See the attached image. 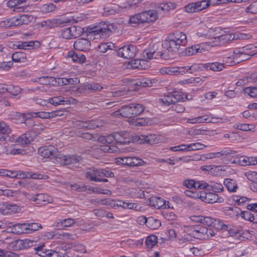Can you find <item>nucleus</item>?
Returning <instances> with one entry per match:
<instances>
[{"label":"nucleus","mask_w":257,"mask_h":257,"mask_svg":"<svg viewBox=\"0 0 257 257\" xmlns=\"http://www.w3.org/2000/svg\"><path fill=\"white\" fill-rule=\"evenodd\" d=\"M75 50L80 51H87L90 49L91 44L87 39H78L73 45Z\"/></svg>","instance_id":"2eb2a0df"},{"label":"nucleus","mask_w":257,"mask_h":257,"mask_svg":"<svg viewBox=\"0 0 257 257\" xmlns=\"http://www.w3.org/2000/svg\"><path fill=\"white\" fill-rule=\"evenodd\" d=\"M104 10V15L106 16L114 15L118 12L116 6L107 7Z\"/></svg>","instance_id":"e2e57ef3"},{"label":"nucleus","mask_w":257,"mask_h":257,"mask_svg":"<svg viewBox=\"0 0 257 257\" xmlns=\"http://www.w3.org/2000/svg\"><path fill=\"white\" fill-rule=\"evenodd\" d=\"M205 51L204 47V44H197L186 48L185 49V54L188 56H191L197 53H202Z\"/></svg>","instance_id":"412c9836"},{"label":"nucleus","mask_w":257,"mask_h":257,"mask_svg":"<svg viewBox=\"0 0 257 257\" xmlns=\"http://www.w3.org/2000/svg\"><path fill=\"white\" fill-rule=\"evenodd\" d=\"M69 28L72 39L80 37L84 32V28L80 26H72Z\"/></svg>","instance_id":"a19ab883"},{"label":"nucleus","mask_w":257,"mask_h":257,"mask_svg":"<svg viewBox=\"0 0 257 257\" xmlns=\"http://www.w3.org/2000/svg\"><path fill=\"white\" fill-rule=\"evenodd\" d=\"M141 18L143 23H150L158 19V13L156 10H151L141 13Z\"/></svg>","instance_id":"dca6fc26"},{"label":"nucleus","mask_w":257,"mask_h":257,"mask_svg":"<svg viewBox=\"0 0 257 257\" xmlns=\"http://www.w3.org/2000/svg\"><path fill=\"white\" fill-rule=\"evenodd\" d=\"M13 66V61H3L0 62V71H8Z\"/></svg>","instance_id":"338daca9"},{"label":"nucleus","mask_w":257,"mask_h":257,"mask_svg":"<svg viewBox=\"0 0 257 257\" xmlns=\"http://www.w3.org/2000/svg\"><path fill=\"white\" fill-rule=\"evenodd\" d=\"M13 61L15 62H24L27 59L26 53L23 52H16L12 56Z\"/></svg>","instance_id":"a18cd8bd"},{"label":"nucleus","mask_w":257,"mask_h":257,"mask_svg":"<svg viewBox=\"0 0 257 257\" xmlns=\"http://www.w3.org/2000/svg\"><path fill=\"white\" fill-rule=\"evenodd\" d=\"M57 20L55 19L47 20L41 22V26L47 29H51L57 26Z\"/></svg>","instance_id":"052dcab7"},{"label":"nucleus","mask_w":257,"mask_h":257,"mask_svg":"<svg viewBox=\"0 0 257 257\" xmlns=\"http://www.w3.org/2000/svg\"><path fill=\"white\" fill-rule=\"evenodd\" d=\"M34 140V136L31 134V132H27L22 135L17 139V142L21 145H25L29 144Z\"/></svg>","instance_id":"bb28decb"},{"label":"nucleus","mask_w":257,"mask_h":257,"mask_svg":"<svg viewBox=\"0 0 257 257\" xmlns=\"http://www.w3.org/2000/svg\"><path fill=\"white\" fill-rule=\"evenodd\" d=\"M212 226L218 230L223 229L227 230L228 229V226L225 224L222 221L218 219H214Z\"/></svg>","instance_id":"3c124183"},{"label":"nucleus","mask_w":257,"mask_h":257,"mask_svg":"<svg viewBox=\"0 0 257 257\" xmlns=\"http://www.w3.org/2000/svg\"><path fill=\"white\" fill-rule=\"evenodd\" d=\"M160 72L163 75H178V68L176 67H164L160 69Z\"/></svg>","instance_id":"37998d69"},{"label":"nucleus","mask_w":257,"mask_h":257,"mask_svg":"<svg viewBox=\"0 0 257 257\" xmlns=\"http://www.w3.org/2000/svg\"><path fill=\"white\" fill-rule=\"evenodd\" d=\"M245 12L252 14H257V1L252 2L248 7L246 8Z\"/></svg>","instance_id":"774afa93"},{"label":"nucleus","mask_w":257,"mask_h":257,"mask_svg":"<svg viewBox=\"0 0 257 257\" xmlns=\"http://www.w3.org/2000/svg\"><path fill=\"white\" fill-rule=\"evenodd\" d=\"M86 178L90 181H93V179L101 178L102 177H114L113 172L104 169H88L85 173Z\"/></svg>","instance_id":"423d86ee"},{"label":"nucleus","mask_w":257,"mask_h":257,"mask_svg":"<svg viewBox=\"0 0 257 257\" xmlns=\"http://www.w3.org/2000/svg\"><path fill=\"white\" fill-rule=\"evenodd\" d=\"M240 216L244 219L249 221L250 222H254L255 218V214L251 213L249 211H241L240 213Z\"/></svg>","instance_id":"864d4df0"},{"label":"nucleus","mask_w":257,"mask_h":257,"mask_svg":"<svg viewBox=\"0 0 257 257\" xmlns=\"http://www.w3.org/2000/svg\"><path fill=\"white\" fill-rule=\"evenodd\" d=\"M75 223V221L73 218H67L64 219H60L56 222V226L58 227H68L71 226Z\"/></svg>","instance_id":"4c0bfd02"},{"label":"nucleus","mask_w":257,"mask_h":257,"mask_svg":"<svg viewBox=\"0 0 257 257\" xmlns=\"http://www.w3.org/2000/svg\"><path fill=\"white\" fill-rule=\"evenodd\" d=\"M67 101V100H66L65 98L61 96L51 97L48 100V104H52L54 106L64 104V102Z\"/></svg>","instance_id":"c03bdc74"},{"label":"nucleus","mask_w":257,"mask_h":257,"mask_svg":"<svg viewBox=\"0 0 257 257\" xmlns=\"http://www.w3.org/2000/svg\"><path fill=\"white\" fill-rule=\"evenodd\" d=\"M118 165L127 166L131 167L143 166L145 162L141 158L136 157H124L116 159Z\"/></svg>","instance_id":"6e6552de"},{"label":"nucleus","mask_w":257,"mask_h":257,"mask_svg":"<svg viewBox=\"0 0 257 257\" xmlns=\"http://www.w3.org/2000/svg\"><path fill=\"white\" fill-rule=\"evenodd\" d=\"M232 163L241 166L255 165H257V157H248L245 156H237L234 159Z\"/></svg>","instance_id":"ddd939ff"},{"label":"nucleus","mask_w":257,"mask_h":257,"mask_svg":"<svg viewBox=\"0 0 257 257\" xmlns=\"http://www.w3.org/2000/svg\"><path fill=\"white\" fill-rule=\"evenodd\" d=\"M177 68H178V75H182L185 73H192L193 71H194L199 68V67L197 64H194L191 66L178 67Z\"/></svg>","instance_id":"c9c22d12"},{"label":"nucleus","mask_w":257,"mask_h":257,"mask_svg":"<svg viewBox=\"0 0 257 257\" xmlns=\"http://www.w3.org/2000/svg\"><path fill=\"white\" fill-rule=\"evenodd\" d=\"M97 140L102 144L109 145L114 142V138L113 135L111 134L106 136H99Z\"/></svg>","instance_id":"09e8293b"},{"label":"nucleus","mask_w":257,"mask_h":257,"mask_svg":"<svg viewBox=\"0 0 257 257\" xmlns=\"http://www.w3.org/2000/svg\"><path fill=\"white\" fill-rule=\"evenodd\" d=\"M114 30V25L107 22L101 23L98 26L93 28H86L87 37L90 39L95 36L93 39L98 38H105L109 36Z\"/></svg>","instance_id":"7ed1b4c3"},{"label":"nucleus","mask_w":257,"mask_h":257,"mask_svg":"<svg viewBox=\"0 0 257 257\" xmlns=\"http://www.w3.org/2000/svg\"><path fill=\"white\" fill-rule=\"evenodd\" d=\"M8 226L11 229V231L15 234H21V230L20 227V223L13 224L12 223L9 222Z\"/></svg>","instance_id":"680f3d73"},{"label":"nucleus","mask_w":257,"mask_h":257,"mask_svg":"<svg viewBox=\"0 0 257 257\" xmlns=\"http://www.w3.org/2000/svg\"><path fill=\"white\" fill-rule=\"evenodd\" d=\"M38 152L40 155L45 158H50L51 159H55L56 160V158L60 154H58L57 149L54 146L49 145L40 147Z\"/></svg>","instance_id":"9b49d317"},{"label":"nucleus","mask_w":257,"mask_h":257,"mask_svg":"<svg viewBox=\"0 0 257 257\" xmlns=\"http://www.w3.org/2000/svg\"><path fill=\"white\" fill-rule=\"evenodd\" d=\"M137 52V48L136 46L133 45H128L124 46L117 50V54L119 56L125 59L134 58Z\"/></svg>","instance_id":"9d476101"},{"label":"nucleus","mask_w":257,"mask_h":257,"mask_svg":"<svg viewBox=\"0 0 257 257\" xmlns=\"http://www.w3.org/2000/svg\"><path fill=\"white\" fill-rule=\"evenodd\" d=\"M36 253L41 257H48L49 253L51 252V249H48L45 248V245L43 244L37 247L34 248Z\"/></svg>","instance_id":"58836bf2"},{"label":"nucleus","mask_w":257,"mask_h":257,"mask_svg":"<svg viewBox=\"0 0 257 257\" xmlns=\"http://www.w3.org/2000/svg\"><path fill=\"white\" fill-rule=\"evenodd\" d=\"M102 204L110 205L111 206L121 207L124 209H129L130 202H125L121 200H102Z\"/></svg>","instance_id":"393cba45"},{"label":"nucleus","mask_w":257,"mask_h":257,"mask_svg":"<svg viewBox=\"0 0 257 257\" xmlns=\"http://www.w3.org/2000/svg\"><path fill=\"white\" fill-rule=\"evenodd\" d=\"M132 67L134 68L147 69L150 67V64L146 59L142 58L141 60H135Z\"/></svg>","instance_id":"473e14b6"},{"label":"nucleus","mask_w":257,"mask_h":257,"mask_svg":"<svg viewBox=\"0 0 257 257\" xmlns=\"http://www.w3.org/2000/svg\"><path fill=\"white\" fill-rule=\"evenodd\" d=\"M253 47V46L250 45L247 46L246 47H243L242 48L235 49L233 51V56H240L241 55H244L245 54H247L248 51L251 50Z\"/></svg>","instance_id":"6e6d98bb"},{"label":"nucleus","mask_w":257,"mask_h":257,"mask_svg":"<svg viewBox=\"0 0 257 257\" xmlns=\"http://www.w3.org/2000/svg\"><path fill=\"white\" fill-rule=\"evenodd\" d=\"M34 44L35 42L33 41L29 42H19L16 46L19 49L27 50L29 49V47H33Z\"/></svg>","instance_id":"4d7b16f0"},{"label":"nucleus","mask_w":257,"mask_h":257,"mask_svg":"<svg viewBox=\"0 0 257 257\" xmlns=\"http://www.w3.org/2000/svg\"><path fill=\"white\" fill-rule=\"evenodd\" d=\"M155 53V50L154 48L149 47L144 49L142 53V57L145 59L150 60L153 58Z\"/></svg>","instance_id":"8fccbe9b"},{"label":"nucleus","mask_w":257,"mask_h":257,"mask_svg":"<svg viewBox=\"0 0 257 257\" xmlns=\"http://www.w3.org/2000/svg\"><path fill=\"white\" fill-rule=\"evenodd\" d=\"M224 67V64L219 62L209 63L204 65V68L206 70H211L213 71H221Z\"/></svg>","instance_id":"c756f323"},{"label":"nucleus","mask_w":257,"mask_h":257,"mask_svg":"<svg viewBox=\"0 0 257 257\" xmlns=\"http://www.w3.org/2000/svg\"><path fill=\"white\" fill-rule=\"evenodd\" d=\"M157 237L155 235H150L146 239V245L148 248H152L157 243Z\"/></svg>","instance_id":"de8ad7c7"},{"label":"nucleus","mask_w":257,"mask_h":257,"mask_svg":"<svg viewBox=\"0 0 257 257\" xmlns=\"http://www.w3.org/2000/svg\"><path fill=\"white\" fill-rule=\"evenodd\" d=\"M21 25H28L29 23L33 21L34 18L32 15H22L20 16Z\"/></svg>","instance_id":"0e129e2a"},{"label":"nucleus","mask_w":257,"mask_h":257,"mask_svg":"<svg viewBox=\"0 0 257 257\" xmlns=\"http://www.w3.org/2000/svg\"><path fill=\"white\" fill-rule=\"evenodd\" d=\"M7 91L13 95H17L21 92V88L18 86L10 85L7 86Z\"/></svg>","instance_id":"bf43d9fd"},{"label":"nucleus","mask_w":257,"mask_h":257,"mask_svg":"<svg viewBox=\"0 0 257 257\" xmlns=\"http://www.w3.org/2000/svg\"><path fill=\"white\" fill-rule=\"evenodd\" d=\"M81 159L80 156L59 154L56 158V161L62 165H69L77 163Z\"/></svg>","instance_id":"4468645a"},{"label":"nucleus","mask_w":257,"mask_h":257,"mask_svg":"<svg viewBox=\"0 0 257 257\" xmlns=\"http://www.w3.org/2000/svg\"><path fill=\"white\" fill-rule=\"evenodd\" d=\"M34 240L30 239H18L11 243L12 246H16L15 249L21 250L29 248L33 245Z\"/></svg>","instance_id":"f3484780"},{"label":"nucleus","mask_w":257,"mask_h":257,"mask_svg":"<svg viewBox=\"0 0 257 257\" xmlns=\"http://www.w3.org/2000/svg\"><path fill=\"white\" fill-rule=\"evenodd\" d=\"M161 222L159 220L153 216L148 217L147 226L151 229H156L161 226Z\"/></svg>","instance_id":"e433bc0d"},{"label":"nucleus","mask_w":257,"mask_h":257,"mask_svg":"<svg viewBox=\"0 0 257 257\" xmlns=\"http://www.w3.org/2000/svg\"><path fill=\"white\" fill-rule=\"evenodd\" d=\"M101 150L104 153H114L119 152V149L115 145H106L101 148Z\"/></svg>","instance_id":"5fc2aeb1"},{"label":"nucleus","mask_w":257,"mask_h":257,"mask_svg":"<svg viewBox=\"0 0 257 257\" xmlns=\"http://www.w3.org/2000/svg\"><path fill=\"white\" fill-rule=\"evenodd\" d=\"M224 212L226 215L229 216L231 218H236L239 215L241 209L236 207H226L224 210Z\"/></svg>","instance_id":"7c9ffc66"},{"label":"nucleus","mask_w":257,"mask_h":257,"mask_svg":"<svg viewBox=\"0 0 257 257\" xmlns=\"http://www.w3.org/2000/svg\"><path fill=\"white\" fill-rule=\"evenodd\" d=\"M74 124L79 128L93 129L99 126V124L95 120H91L87 121L76 120Z\"/></svg>","instance_id":"6ab92c4d"},{"label":"nucleus","mask_w":257,"mask_h":257,"mask_svg":"<svg viewBox=\"0 0 257 257\" xmlns=\"http://www.w3.org/2000/svg\"><path fill=\"white\" fill-rule=\"evenodd\" d=\"M102 87L98 84H89L87 85H81L77 88V91L81 93L85 90L96 91L99 90Z\"/></svg>","instance_id":"c85d7f7f"},{"label":"nucleus","mask_w":257,"mask_h":257,"mask_svg":"<svg viewBox=\"0 0 257 257\" xmlns=\"http://www.w3.org/2000/svg\"><path fill=\"white\" fill-rule=\"evenodd\" d=\"M246 0H209L206 1L203 0L195 3H191L186 6L184 8L185 11L187 13H197L200 12L208 7L210 5H219L222 3L232 2L241 3L245 2Z\"/></svg>","instance_id":"f03ea898"},{"label":"nucleus","mask_w":257,"mask_h":257,"mask_svg":"<svg viewBox=\"0 0 257 257\" xmlns=\"http://www.w3.org/2000/svg\"><path fill=\"white\" fill-rule=\"evenodd\" d=\"M235 128L242 131H248L253 130L254 126L251 124L238 123L235 124Z\"/></svg>","instance_id":"13d9d810"},{"label":"nucleus","mask_w":257,"mask_h":257,"mask_svg":"<svg viewBox=\"0 0 257 257\" xmlns=\"http://www.w3.org/2000/svg\"><path fill=\"white\" fill-rule=\"evenodd\" d=\"M113 135L114 138V142L117 144L119 143L120 144H125L127 142H129L128 141H126L124 140L123 133L116 132L113 133Z\"/></svg>","instance_id":"603ef678"},{"label":"nucleus","mask_w":257,"mask_h":257,"mask_svg":"<svg viewBox=\"0 0 257 257\" xmlns=\"http://www.w3.org/2000/svg\"><path fill=\"white\" fill-rule=\"evenodd\" d=\"M187 43L186 34L178 31L169 34L162 45L168 51L176 52L181 46H185Z\"/></svg>","instance_id":"f257e3e1"},{"label":"nucleus","mask_w":257,"mask_h":257,"mask_svg":"<svg viewBox=\"0 0 257 257\" xmlns=\"http://www.w3.org/2000/svg\"><path fill=\"white\" fill-rule=\"evenodd\" d=\"M223 184L230 192H236L238 188L236 181L230 178L225 179L223 181Z\"/></svg>","instance_id":"cd10ccee"},{"label":"nucleus","mask_w":257,"mask_h":257,"mask_svg":"<svg viewBox=\"0 0 257 257\" xmlns=\"http://www.w3.org/2000/svg\"><path fill=\"white\" fill-rule=\"evenodd\" d=\"M66 57L68 59H71L74 62L80 64L84 63L86 60L84 55L77 53L73 51H69L67 53Z\"/></svg>","instance_id":"5701e85b"},{"label":"nucleus","mask_w":257,"mask_h":257,"mask_svg":"<svg viewBox=\"0 0 257 257\" xmlns=\"http://www.w3.org/2000/svg\"><path fill=\"white\" fill-rule=\"evenodd\" d=\"M185 98L182 94L176 91L168 92V94H165L164 97L159 98V101L164 106H169L180 101H184Z\"/></svg>","instance_id":"0eeeda50"},{"label":"nucleus","mask_w":257,"mask_h":257,"mask_svg":"<svg viewBox=\"0 0 257 257\" xmlns=\"http://www.w3.org/2000/svg\"><path fill=\"white\" fill-rule=\"evenodd\" d=\"M183 185L189 189L195 188V189H201L202 188V181H196L195 182L193 180H185L184 181Z\"/></svg>","instance_id":"72a5a7b5"},{"label":"nucleus","mask_w":257,"mask_h":257,"mask_svg":"<svg viewBox=\"0 0 257 257\" xmlns=\"http://www.w3.org/2000/svg\"><path fill=\"white\" fill-rule=\"evenodd\" d=\"M55 8L56 7L54 4L49 3L43 5L41 7V10L43 13H48L53 11Z\"/></svg>","instance_id":"69168bd1"},{"label":"nucleus","mask_w":257,"mask_h":257,"mask_svg":"<svg viewBox=\"0 0 257 257\" xmlns=\"http://www.w3.org/2000/svg\"><path fill=\"white\" fill-rule=\"evenodd\" d=\"M165 201L160 197H152L149 199V205L156 208H160L163 207Z\"/></svg>","instance_id":"2f4dec72"},{"label":"nucleus","mask_w":257,"mask_h":257,"mask_svg":"<svg viewBox=\"0 0 257 257\" xmlns=\"http://www.w3.org/2000/svg\"><path fill=\"white\" fill-rule=\"evenodd\" d=\"M140 143H147L150 144H157L159 142L160 137L155 134L141 135L139 137Z\"/></svg>","instance_id":"4be33fe9"},{"label":"nucleus","mask_w":257,"mask_h":257,"mask_svg":"<svg viewBox=\"0 0 257 257\" xmlns=\"http://www.w3.org/2000/svg\"><path fill=\"white\" fill-rule=\"evenodd\" d=\"M200 199L206 203H214L215 202L222 203L224 201V198L219 196L217 194L212 192H202L200 193Z\"/></svg>","instance_id":"f8f14e48"},{"label":"nucleus","mask_w":257,"mask_h":257,"mask_svg":"<svg viewBox=\"0 0 257 257\" xmlns=\"http://www.w3.org/2000/svg\"><path fill=\"white\" fill-rule=\"evenodd\" d=\"M202 189H206L207 190H211L214 192H220L223 190V187L220 183L211 182L207 183L204 181H202Z\"/></svg>","instance_id":"a211bd4d"},{"label":"nucleus","mask_w":257,"mask_h":257,"mask_svg":"<svg viewBox=\"0 0 257 257\" xmlns=\"http://www.w3.org/2000/svg\"><path fill=\"white\" fill-rule=\"evenodd\" d=\"M194 238L200 240H207L214 236L215 232L210 228L197 225L196 232L192 234Z\"/></svg>","instance_id":"1a4fd4ad"},{"label":"nucleus","mask_w":257,"mask_h":257,"mask_svg":"<svg viewBox=\"0 0 257 257\" xmlns=\"http://www.w3.org/2000/svg\"><path fill=\"white\" fill-rule=\"evenodd\" d=\"M235 151L228 150H222L219 152L209 153L207 155V159H212L215 158H219L222 156H226L228 155H233L235 153Z\"/></svg>","instance_id":"f704fd0d"},{"label":"nucleus","mask_w":257,"mask_h":257,"mask_svg":"<svg viewBox=\"0 0 257 257\" xmlns=\"http://www.w3.org/2000/svg\"><path fill=\"white\" fill-rule=\"evenodd\" d=\"M232 200L235 205L241 206L248 204V202L250 201V199L244 196H233Z\"/></svg>","instance_id":"ea45409f"},{"label":"nucleus","mask_w":257,"mask_h":257,"mask_svg":"<svg viewBox=\"0 0 257 257\" xmlns=\"http://www.w3.org/2000/svg\"><path fill=\"white\" fill-rule=\"evenodd\" d=\"M19 209V207L14 204H0V212L2 214H5L11 212H17Z\"/></svg>","instance_id":"b1692460"},{"label":"nucleus","mask_w":257,"mask_h":257,"mask_svg":"<svg viewBox=\"0 0 257 257\" xmlns=\"http://www.w3.org/2000/svg\"><path fill=\"white\" fill-rule=\"evenodd\" d=\"M24 176L26 178L33 179L46 180L48 178V176L47 175L38 173L27 172L25 173V175H24Z\"/></svg>","instance_id":"49530a36"},{"label":"nucleus","mask_w":257,"mask_h":257,"mask_svg":"<svg viewBox=\"0 0 257 257\" xmlns=\"http://www.w3.org/2000/svg\"><path fill=\"white\" fill-rule=\"evenodd\" d=\"M116 47L114 44L111 42H107L105 43H101L98 46V51L101 53H105L108 50H115Z\"/></svg>","instance_id":"79ce46f5"},{"label":"nucleus","mask_w":257,"mask_h":257,"mask_svg":"<svg viewBox=\"0 0 257 257\" xmlns=\"http://www.w3.org/2000/svg\"><path fill=\"white\" fill-rule=\"evenodd\" d=\"M36 198L34 202L36 204L39 205H45L47 203H52L53 201L52 198L46 194H35Z\"/></svg>","instance_id":"aec40b11"},{"label":"nucleus","mask_w":257,"mask_h":257,"mask_svg":"<svg viewBox=\"0 0 257 257\" xmlns=\"http://www.w3.org/2000/svg\"><path fill=\"white\" fill-rule=\"evenodd\" d=\"M145 107L140 103H131L123 105L119 110L113 112L114 115L131 118L141 114L144 110Z\"/></svg>","instance_id":"20e7f679"},{"label":"nucleus","mask_w":257,"mask_h":257,"mask_svg":"<svg viewBox=\"0 0 257 257\" xmlns=\"http://www.w3.org/2000/svg\"><path fill=\"white\" fill-rule=\"evenodd\" d=\"M217 31H220V30L218 28H215V30L213 31V32H215V34H213L215 40L213 41V44L212 45V46L224 45L228 42L236 40L238 38L243 39L247 38V35L243 34H240L239 37L238 35L236 36L234 34L217 35Z\"/></svg>","instance_id":"39448f33"},{"label":"nucleus","mask_w":257,"mask_h":257,"mask_svg":"<svg viewBox=\"0 0 257 257\" xmlns=\"http://www.w3.org/2000/svg\"><path fill=\"white\" fill-rule=\"evenodd\" d=\"M248 56L240 55V56H230L225 57L224 61L228 63L229 65H232L236 63H238L240 61L247 60Z\"/></svg>","instance_id":"a878e982"}]
</instances>
